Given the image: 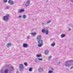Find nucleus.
<instances>
[{
  "mask_svg": "<svg viewBox=\"0 0 73 73\" xmlns=\"http://www.w3.org/2000/svg\"><path fill=\"white\" fill-rule=\"evenodd\" d=\"M69 30H68V31H70L71 30V29L70 28H69Z\"/></svg>",
  "mask_w": 73,
  "mask_h": 73,
  "instance_id": "38",
  "label": "nucleus"
},
{
  "mask_svg": "<svg viewBox=\"0 0 73 73\" xmlns=\"http://www.w3.org/2000/svg\"><path fill=\"white\" fill-rule=\"evenodd\" d=\"M19 18H21V15H20L19 17Z\"/></svg>",
  "mask_w": 73,
  "mask_h": 73,
  "instance_id": "34",
  "label": "nucleus"
},
{
  "mask_svg": "<svg viewBox=\"0 0 73 73\" xmlns=\"http://www.w3.org/2000/svg\"><path fill=\"white\" fill-rule=\"evenodd\" d=\"M7 0H4V3H7Z\"/></svg>",
  "mask_w": 73,
  "mask_h": 73,
  "instance_id": "32",
  "label": "nucleus"
},
{
  "mask_svg": "<svg viewBox=\"0 0 73 73\" xmlns=\"http://www.w3.org/2000/svg\"><path fill=\"white\" fill-rule=\"evenodd\" d=\"M43 24H44V23H42V25H43Z\"/></svg>",
  "mask_w": 73,
  "mask_h": 73,
  "instance_id": "41",
  "label": "nucleus"
},
{
  "mask_svg": "<svg viewBox=\"0 0 73 73\" xmlns=\"http://www.w3.org/2000/svg\"><path fill=\"white\" fill-rule=\"evenodd\" d=\"M53 40V38H51L50 39V40Z\"/></svg>",
  "mask_w": 73,
  "mask_h": 73,
  "instance_id": "42",
  "label": "nucleus"
},
{
  "mask_svg": "<svg viewBox=\"0 0 73 73\" xmlns=\"http://www.w3.org/2000/svg\"><path fill=\"white\" fill-rule=\"evenodd\" d=\"M30 4V1H29L27 2L25 4V6L28 7L29 5Z\"/></svg>",
  "mask_w": 73,
  "mask_h": 73,
  "instance_id": "7",
  "label": "nucleus"
},
{
  "mask_svg": "<svg viewBox=\"0 0 73 73\" xmlns=\"http://www.w3.org/2000/svg\"><path fill=\"white\" fill-rule=\"evenodd\" d=\"M48 30H47L46 31V35H48Z\"/></svg>",
  "mask_w": 73,
  "mask_h": 73,
  "instance_id": "26",
  "label": "nucleus"
},
{
  "mask_svg": "<svg viewBox=\"0 0 73 73\" xmlns=\"http://www.w3.org/2000/svg\"><path fill=\"white\" fill-rule=\"evenodd\" d=\"M42 38V36L41 35H39L37 36V40H40Z\"/></svg>",
  "mask_w": 73,
  "mask_h": 73,
  "instance_id": "8",
  "label": "nucleus"
},
{
  "mask_svg": "<svg viewBox=\"0 0 73 73\" xmlns=\"http://www.w3.org/2000/svg\"><path fill=\"white\" fill-rule=\"evenodd\" d=\"M38 70L39 72H41L44 71V69L42 68H39L38 69Z\"/></svg>",
  "mask_w": 73,
  "mask_h": 73,
  "instance_id": "10",
  "label": "nucleus"
},
{
  "mask_svg": "<svg viewBox=\"0 0 73 73\" xmlns=\"http://www.w3.org/2000/svg\"><path fill=\"white\" fill-rule=\"evenodd\" d=\"M38 44H42L43 43V40H39L38 41Z\"/></svg>",
  "mask_w": 73,
  "mask_h": 73,
  "instance_id": "5",
  "label": "nucleus"
},
{
  "mask_svg": "<svg viewBox=\"0 0 73 73\" xmlns=\"http://www.w3.org/2000/svg\"><path fill=\"white\" fill-rule=\"evenodd\" d=\"M38 47H41L42 46V44H38Z\"/></svg>",
  "mask_w": 73,
  "mask_h": 73,
  "instance_id": "17",
  "label": "nucleus"
},
{
  "mask_svg": "<svg viewBox=\"0 0 73 73\" xmlns=\"http://www.w3.org/2000/svg\"><path fill=\"white\" fill-rule=\"evenodd\" d=\"M52 57V56H49L48 58V60H50V58H51V57Z\"/></svg>",
  "mask_w": 73,
  "mask_h": 73,
  "instance_id": "29",
  "label": "nucleus"
},
{
  "mask_svg": "<svg viewBox=\"0 0 73 73\" xmlns=\"http://www.w3.org/2000/svg\"><path fill=\"white\" fill-rule=\"evenodd\" d=\"M51 21L50 20L49 21H48L47 22V23H46V24H49V23H51Z\"/></svg>",
  "mask_w": 73,
  "mask_h": 73,
  "instance_id": "24",
  "label": "nucleus"
},
{
  "mask_svg": "<svg viewBox=\"0 0 73 73\" xmlns=\"http://www.w3.org/2000/svg\"><path fill=\"white\" fill-rule=\"evenodd\" d=\"M27 38H28V39H29V37L28 36L27 37Z\"/></svg>",
  "mask_w": 73,
  "mask_h": 73,
  "instance_id": "39",
  "label": "nucleus"
},
{
  "mask_svg": "<svg viewBox=\"0 0 73 73\" xmlns=\"http://www.w3.org/2000/svg\"><path fill=\"white\" fill-rule=\"evenodd\" d=\"M12 45V44L9 43L7 44L6 46L7 47H8L9 46H11Z\"/></svg>",
  "mask_w": 73,
  "mask_h": 73,
  "instance_id": "12",
  "label": "nucleus"
},
{
  "mask_svg": "<svg viewBox=\"0 0 73 73\" xmlns=\"http://www.w3.org/2000/svg\"><path fill=\"white\" fill-rule=\"evenodd\" d=\"M24 64L25 65V66H28V64H27V62H24Z\"/></svg>",
  "mask_w": 73,
  "mask_h": 73,
  "instance_id": "22",
  "label": "nucleus"
},
{
  "mask_svg": "<svg viewBox=\"0 0 73 73\" xmlns=\"http://www.w3.org/2000/svg\"><path fill=\"white\" fill-rule=\"evenodd\" d=\"M60 61H59L58 62V64H60Z\"/></svg>",
  "mask_w": 73,
  "mask_h": 73,
  "instance_id": "36",
  "label": "nucleus"
},
{
  "mask_svg": "<svg viewBox=\"0 0 73 73\" xmlns=\"http://www.w3.org/2000/svg\"><path fill=\"white\" fill-rule=\"evenodd\" d=\"M8 3H10L11 5H13L14 4V2L11 0H9L8 1Z\"/></svg>",
  "mask_w": 73,
  "mask_h": 73,
  "instance_id": "6",
  "label": "nucleus"
},
{
  "mask_svg": "<svg viewBox=\"0 0 73 73\" xmlns=\"http://www.w3.org/2000/svg\"><path fill=\"white\" fill-rule=\"evenodd\" d=\"M19 70L21 72H22L24 69V68H23V67L24 66H23V64H21L19 65Z\"/></svg>",
  "mask_w": 73,
  "mask_h": 73,
  "instance_id": "3",
  "label": "nucleus"
},
{
  "mask_svg": "<svg viewBox=\"0 0 73 73\" xmlns=\"http://www.w3.org/2000/svg\"><path fill=\"white\" fill-rule=\"evenodd\" d=\"M42 33H45L46 32V30L45 29H43L42 30Z\"/></svg>",
  "mask_w": 73,
  "mask_h": 73,
  "instance_id": "20",
  "label": "nucleus"
},
{
  "mask_svg": "<svg viewBox=\"0 0 73 73\" xmlns=\"http://www.w3.org/2000/svg\"><path fill=\"white\" fill-rule=\"evenodd\" d=\"M51 70H54V69H53V68H51Z\"/></svg>",
  "mask_w": 73,
  "mask_h": 73,
  "instance_id": "33",
  "label": "nucleus"
},
{
  "mask_svg": "<svg viewBox=\"0 0 73 73\" xmlns=\"http://www.w3.org/2000/svg\"><path fill=\"white\" fill-rule=\"evenodd\" d=\"M56 45V43L54 42H53L52 44H51V46H54Z\"/></svg>",
  "mask_w": 73,
  "mask_h": 73,
  "instance_id": "16",
  "label": "nucleus"
},
{
  "mask_svg": "<svg viewBox=\"0 0 73 73\" xmlns=\"http://www.w3.org/2000/svg\"><path fill=\"white\" fill-rule=\"evenodd\" d=\"M48 73H53V72L52 70H50L48 71Z\"/></svg>",
  "mask_w": 73,
  "mask_h": 73,
  "instance_id": "25",
  "label": "nucleus"
},
{
  "mask_svg": "<svg viewBox=\"0 0 73 73\" xmlns=\"http://www.w3.org/2000/svg\"><path fill=\"white\" fill-rule=\"evenodd\" d=\"M26 17V16L25 15H23V19H25Z\"/></svg>",
  "mask_w": 73,
  "mask_h": 73,
  "instance_id": "27",
  "label": "nucleus"
},
{
  "mask_svg": "<svg viewBox=\"0 0 73 73\" xmlns=\"http://www.w3.org/2000/svg\"><path fill=\"white\" fill-rule=\"evenodd\" d=\"M10 68L11 69H10V70L11 71H12V70H13V67H12V66H11L10 67Z\"/></svg>",
  "mask_w": 73,
  "mask_h": 73,
  "instance_id": "23",
  "label": "nucleus"
},
{
  "mask_svg": "<svg viewBox=\"0 0 73 73\" xmlns=\"http://www.w3.org/2000/svg\"><path fill=\"white\" fill-rule=\"evenodd\" d=\"M48 53H49V51H48V50H45V51L44 52V53L45 54H48Z\"/></svg>",
  "mask_w": 73,
  "mask_h": 73,
  "instance_id": "14",
  "label": "nucleus"
},
{
  "mask_svg": "<svg viewBox=\"0 0 73 73\" xmlns=\"http://www.w3.org/2000/svg\"><path fill=\"white\" fill-rule=\"evenodd\" d=\"M68 62H69V61H67L66 62V64H65V65L66 66H70V65L69 64Z\"/></svg>",
  "mask_w": 73,
  "mask_h": 73,
  "instance_id": "4",
  "label": "nucleus"
},
{
  "mask_svg": "<svg viewBox=\"0 0 73 73\" xmlns=\"http://www.w3.org/2000/svg\"><path fill=\"white\" fill-rule=\"evenodd\" d=\"M10 69L9 68L8 69H5L3 71V70L1 69V73H12V72L9 70Z\"/></svg>",
  "mask_w": 73,
  "mask_h": 73,
  "instance_id": "1",
  "label": "nucleus"
},
{
  "mask_svg": "<svg viewBox=\"0 0 73 73\" xmlns=\"http://www.w3.org/2000/svg\"><path fill=\"white\" fill-rule=\"evenodd\" d=\"M66 36V35L65 34H62L61 35V38H64V37H65Z\"/></svg>",
  "mask_w": 73,
  "mask_h": 73,
  "instance_id": "13",
  "label": "nucleus"
},
{
  "mask_svg": "<svg viewBox=\"0 0 73 73\" xmlns=\"http://www.w3.org/2000/svg\"><path fill=\"white\" fill-rule=\"evenodd\" d=\"M0 13H3V12H0Z\"/></svg>",
  "mask_w": 73,
  "mask_h": 73,
  "instance_id": "44",
  "label": "nucleus"
},
{
  "mask_svg": "<svg viewBox=\"0 0 73 73\" xmlns=\"http://www.w3.org/2000/svg\"><path fill=\"white\" fill-rule=\"evenodd\" d=\"M9 14H7L6 16H5L3 17V20L4 21H8V20H9Z\"/></svg>",
  "mask_w": 73,
  "mask_h": 73,
  "instance_id": "2",
  "label": "nucleus"
},
{
  "mask_svg": "<svg viewBox=\"0 0 73 73\" xmlns=\"http://www.w3.org/2000/svg\"><path fill=\"white\" fill-rule=\"evenodd\" d=\"M48 1H46V2H48Z\"/></svg>",
  "mask_w": 73,
  "mask_h": 73,
  "instance_id": "43",
  "label": "nucleus"
},
{
  "mask_svg": "<svg viewBox=\"0 0 73 73\" xmlns=\"http://www.w3.org/2000/svg\"><path fill=\"white\" fill-rule=\"evenodd\" d=\"M35 62H38V60H37L36 59L35 60Z\"/></svg>",
  "mask_w": 73,
  "mask_h": 73,
  "instance_id": "31",
  "label": "nucleus"
},
{
  "mask_svg": "<svg viewBox=\"0 0 73 73\" xmlns=\"http://www.w3.org/2000/svg\"><path fill=\"white\" fill-rule=\"evenodd\" d=\"M23 46L24 48H27V47H28V44L27 43H24L23 44Z\"/></svg>",
  "mask_w": 73,
  "mask_h": 73,
  "instance_id": "11",
  "label": "nucleus"
},
{
  "mask_svg": "<svg viewBox=\"0 0 73 73\" xmlns=\"http://www.w3.org/2000/svg\"><path fill=\"white\" fill-rule=\"evenodd\" d=\"M10 8L9 6H6L5 9H9Z\"/></svg>",
  "mask_w": 73,
  "mask_h": 73,
  "instance_id": "18",
  "label": "nucleus"
},
{
  "mask_svg": "<svg viewBox=\"0 0 73 73\" xmlns=\"http://www.w3.org/2000/svg\"><path fill=\"white\" fill-rule=\"evenodd\" d=\"M24 12V9H22L19 10L18 13H21L22 12Z\"/></svg>",
  "mask_w": 73,
  "mask_h": 73,
  "instance_id": "9",
  "label": "nucleus"
},
{
  "mask_svg": "<svg viewBox=\"0 0 73 73\" xmlns=\"http://www.w3.org/2000/svg\"><path fill=\"white\" fill-rule=\"evenodd\" d=\"M29 72H32V68H30L29 69Z\"/></svg>",
  "mask_w": 73,
  "mask_h": 73,
  "instance_id": "21",
  "label": "nucleus"
},
{
  "mask_svg": "<svg viewBox=\"0 0 73 73\" xmlns=\"http://www.w3.org/2000/svg\"><path fill=\"white\" fill-rule=\"evenodd\" d=\"M36 57H41V54L39 55L37 54L36 56Z\"/></svg>",
  "mask_w": 73,
  "mask_h": 73,
  "instance_id": "19",
  "label": "nucleus"
},
{
  "mask_svg": "<svg viewBox=\"0 0 73 73\" xmlns=\"http://www.w3.org/2000/svg\"><path fill=\"white\" fill-rule=\"evenodd\" d=\"M38 60H39V61H42V58H38Z\"/></svg>",
  "mask_w": 73,
  "mask_h": 73,
  "instance_id": "28",
  "label": "nucleus"
},
{
  "mask_svg": "<svg viewBox=\"0 0 73 73\" xmlns=\"http://www.w3.org/2000/svg\"><path fill=\"white\" fill-rule=\"evenodd\" d=\"M32 35V36H35L36 35V33H31Z\"/></svg>",
  "mask_w": 73,
  "mask_h": 73,
  "instance_id": "15",
  "label": "nucleus"
},
{
  "mask_svg": "<svg viewBox=\"0 0 73 73\" xmlns=\"http://www.w3.org/2000/svg\"><path fill=\"white\" fill-rule=\"evenodd\" d=\"M73 68V66L72 67H71V68H70V69H72Z\"/></svg>",
  "mask_w": 73,
  "mask_h": 73,
  "instance_id": "35",
  "label": "nucleus"
},
{
  "mask_svg": "<svg viewBox=\"0 0 73 73\" xmlns=\"http://www.w3.org/2000/svg\"><path fill=\"white\" fill-rule=\"evenodd\" d=\"M70 26H71V27L73 28V24H70Z\"/></svg>",
  "mask_w": 73,
  "mask_h": 73,
  "instance_id": "30",
  "label": "nucleus"
},
{
  "mask_svg": "<svg viewBox=\"0 0 73 73\" xmlns=\"http://www.w3.org/2000/svg\"><path fill=\"white\" fill-rule=\"evenodd\" d=\"M70 0V1H72V2H73V0Z\"/></svg>",
  "mask_w": 73,
  "mask_h": 73,
  "instance_id": "40",
  "label": "nucleus"
},
{
  "mask_svg": "<svg viewBox=\"0 0 73 73\" xmlns=\"http://www.w3.org/2000/svg\"><path fill=\"white\" fill-rule=\"evenodd\" d=\"M5 66L6 67H7V66H8V65H7V64L5 65Z\"/></svg>",
  "mask_w": 73,
  "mask_h": 73,
  "instance_id": "37",
  "label": "nucleus"
}]
</instances>
